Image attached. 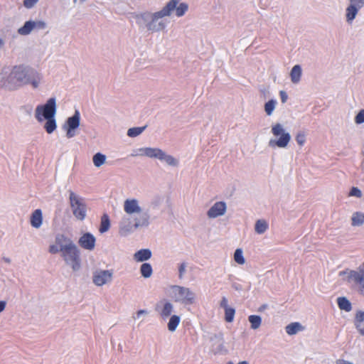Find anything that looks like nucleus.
<instances>
[{
	"instance_id": "obj_1",
	"label": "nucleus",
	"mask_w": 364,
	"mask_h": 364,
	"mask_svg": "<svg viewBox=\"0 0 364 364\" xmlns=\"http://www.w3.org/2000/svg\"><path fill=\"white\" fill-rule=\"evenodd\" d=\"M188 8V4L186 3L178 4V0H171L161 11L151 15V21L147 23L146 27L149 30L153 31L163 29L164 28V24L159 23V28H156L154 23L159 18L170 16L174 10H176V15L177 16H182L187 11Z\"/></svg>"
},
{
	"instance_id": "obj_2",
	"label": "nucleus",
	"mask_w": 364,
	"mask_h": 364,
	"mask_svg": "<svg viewBox=\"0 0 364 364\" xmlns=\"http://www.w3.org/2000/svg\"><path fill=\"white\" fill-rule=\"evenodd\" d=\"M124 212L128 215L139 214L138 218L134 219V227L147 226L149 225V216L146 213H141V208L136 199H127L124 203Z\"/></svg>"
},
{
	"instance_id": "obj_3",
	"label": "nucleus",
	"mask_w": 364,
	"mask_h": 364,
	"mask_svg": "<svg viewBox=\"0 0 364 364\" xmlns=\"http://www.w3.org/2000/svg\"><path fill=\"white\" fill-rule=\"evenodd\" d=\"M348 274L347 282L353 284L358 288V292L364 296V262L357 270H344L339 272L340 276Z\"/></svg>"
},
{
	"instance_id": "obj_4",
	"label": "nucleus",
	"mask_w": 364,
	"mask_h": 364,
	"mask_svg": "<svg viewBox=\"0 0 364 364\" xmlns=\"http://www.w3.org/2000/svg\"><path fill=\"white\" fill-rule=\"evenodd\" d=\"M69 199L74 216L79 220H83L87 213V205L84 199L73 191H70Z\"/></svg>"
},
{
	"instance_id": "obj_5",
	"label": "nucleus",
	"mask_w": 364,
	"mask_h": 364,
	"mask_svg": "<svg viewBox=\"0 0 364 364\" xmlns=\"http://www.w3.org/2000/svg\"><path fill=\"white\" fill-rule=\"evenodd\" d=\"M62 256L68 264L71 265L74 271H77L80 267L79 250L75 244L62 248Z\"/></svg>"
},
{
	"instance_id": "obj_6",
	"label": "nucleus",
	"mask_w": 364,
	"mask_h": 364,
	"mask_svg": "<svg viewBox=\"0 0 364 364\" xmlns=\"http://www.w3.org/2000/svg\"><path fill=\"white\" fill-rule=\"evenodd\" d=\"M56 113V102L54 97L50 98L44 105H38L36 108L35 116L38 122L44 118H53Z\"/></svg>"
},
{
	"instance_id": "obj_7",
	"label": "nucleus",
	"mask_w": 364,
	"mask_h": 364,
	"mask_svg": "<svg viewBox=\"0 0 364 364\" xmlns=\"http://www.w3.org/2000/svg\"><path fill=\"white\" fill-rule=\"evenodd\" d=\"M272 132L275 136H278L279 135H281V136L277 140H271L269 141L270 146H277L280 148H284L288 145L291 139L290 134L284 132V129L280 124L278 123L274 125L272 128Z\"/></svg>"
},
{
	"instance_id": "obj_8",
	"label": "nucleus",
	"mask_w": 364,
	"mask_h": 364,
	"mask_svg": "<svg viewBox=\"0 0 364 364\" xmlns=\"http://www.w3.org/2000/svg\"><path fill=\"white\" fill-rule=\"evenodd\" d=\"M175 301L183 304H192L195 301V294L189 289L183 287H174Z\"/></svg>"
},
{
	"instance_id": "obj_9",
	"label": "nucleus",
	"mask_w": 364,
	"mask_h": 364,
	"mask_svg": "<svg viewBox=\"0 0 364 364\" xmlns=\"http://www.w3.org/2000/svg\"><path fill=\"white\" fill-rule=\"evenodd\" d=\"M113 272L112 270L96 271L93 274V282L97 286H102L112 281Z\"/></svg>"
},
{
	"instance_id": "obj_10",
	"label": "nucleus",
	"mask_w": 364,
	"mask_h": 364,
	"mask_svg": "<svg viewBox=\"0 0 364 364\" xmlns=\"http://www.w3.org/2000/svg\"><path fill=\"white\" fill-rule=\"evenodd\" d=\"M226 210L225 202H216L208 211L207 215L210 218H215L224 215Z\"/></svg>"
},
{
	"instance_id": "obj_11",
	"label": "nucleus",
	"mask_w": 364,
	"mask_h": 364,
	"mask_svg": "<svg viewBox=\"0 0 364 364\" xmlns=\"http://www.w3.org/2000/svg\"><path fill=\"white\" fill-rule=\"evenodd\" d=\"M78 242L83 249L92 250L95 246V237L92 234L87 232L80 237Z\"/></svg>"
},
{
	"instance_id": "obj_12",
	"label": "nucleus",
	"mask_w": 364,
	"mask_h": 364,
	"mask_svg": "<svg viewBox=\"0 0 364 364\" xmlns=\"http://www.w3.org/2000/svg\"><path fill=\"white\" fill-rule=\"evenodd\" d=\"M28 70L23 65L15 66L9 76L11 80H16L18 82H23L27 76Z\"/></svg>"
},
{
	"instance_id": "obj_13",
	"label": "nucleus",
	"mask_w": 364,
	"mask_h": 364,
	"mask_svg": "<svg viewBox=\"0 0 364 364\" xmlns=\"http://www.w3.org/2000/svg\"><path fill=\"white\" fill-rule=\"evenodd\" d=\"M141 154L150 158H157L160 160H163L164 157V152L157 148H144L140 150Z\"/></svg>"
},
{
	"instance_id": "obj_14",
	"label": "nucleus",
	"mask_w": 364,
	"mask_h": 364,
	"mask_svg": "<svg viewBox=\"0 0 364 364\" xmlns=\"http://www.w3.org/2000/svg\"><path fill=\"white\" fill-rule=\"evenodd\" d=\"M156 310L159 311L160 316L163 318H166L171 316L173 311V305L168 301H166L163 304V306L159 309V306L157 305Z\"/></svg>"
},
{
	"instance_id": "obj_15",
	"label": "nucleus",
	"mask_w": 364,
	"mask_h": 364,
	"mask_svg": "<svg viewBox=\"0 0 364 364\" xmlns=\"http://www.w3.org/2000/svg\"><path fill=\"white\" fill-rule=\"evenodd\" d=\"M43 221L42 212L40 209L33 211L31 216V225L36 228L41 227Z\"/></svg>"
},
{
	"instance_id": "obj_16",
	"label": "nucleus",
	"mask_w": 364,
	"mask_h": 364,
	"mask_svg": "<svg viewBox=\"0 0 364 364\" xmlns=\"http://www.w3.org/2000/svg\"><path fill=\"white\" fill-rule=\"evenodd\" d=\"M151 257V252L149 249H141L134 254V259L136 262H143L150 259Z\"/></svg>"
},
{
	"instance_id": "obj_17",
	"label": "nucleus",
	"mask_w": 364,
	"mask_h": 364,
	"mask_svg": "<svg viewBox=\"0 0 364 364\" xmlns=\"http://www.w3.org/2000/svg\"><path fill=\"white\" fill-rule=\"evenodd\" d=\"M355 325L358 331L364 335V312L358 311L355 315Z\"/></svg>"
},
{
	"instance_id": "obj_18",
	"label": "nucleus",
	"mask_w": 364,
	"mask_h": 364,
	"mask_svg": "<svg viewBox=\"0 0 364 364\" xmlns=\"http://www.w3.org/2000/svg\"><path fill=\"white\" fill-rule=\"evenodd\" d=\"M304 327L299 322H293L286 326V332L289 335H294L303 331Z\"/></svg>"
},
{
	"instance_id": "obj_19",
	"label": "nucleus",
	"mask_w": 364,
	"mask_h": 364,
	"mask_svg": "<svg viewBox=\"0 0 364 364\" xmlns=\"http://www.w3.org/2000/svg\"><path fill=\"white\" fill-rule=\"evenodd\" d=\"M301 76V68L299 65H294L290 73V77L291 82L294 83H298L300 81Z\"/></svg>"
},
{
	"instance_id": "obj_20",
	"label": "nucleus",
	"mask_w": 364,
	"mask_h": 364,
	"mask_svg": "<svg viewBox=\"0 0 364 364\" xmlns=\"http://www.w3.org/2000/svg\"><path fill=\"white\" fill-rule=\"evenodd\" d=\"M68 128L75 129L80 125V114L77 111L75 112V114L69 117L66 122Z\"/></svg>"
},
{
	"instance_id": "obj_21",
	"label": "nucleus",
	"mask_w": 364,
	"mask_h": 364,
	"mask_svg": "<svg viewBox=\"0 0 364 364\" xmlns=\"http://www.w3.org/2000/svg\"><path fill=\"white\" fill-rule=\"evenodd\" d=\"M55 242L56 245L60 247V251H62V248L68 246L70 244H73L69 238L62 234H59L56 236Z\"/></svg>"
},
{
	"instance_id": "obj_22",
	"label": "nucleus",
	"mask_w": 364,
	"mask_h": 364,
	"mask_svg": "<svg viewBox=\"0 0 364 364\" xmlns=\"http://www.w3.org/2000/svg\"><path fill=\"white\" fill-rule=\"evenodd\" d=\"M36 25V23L33 21H26L25 23V24L23 25V26L21 27L18 29V32L21 35H23V36L28 35L34 28Z\"/></svg>"
},
{
	"instance_id": "obj_23",
	"label": "nucleus",
	"mask_w": 364,
	"mask_h": 364,
	"mask_svg": "<svg viewBox=\"0 0 364 364\" xmlns=\"http://www.w3.org/2000/svg\"><path fill=\"white\" fill-rule=\"evenodd\" d=\"M110 227V220L107 214H104L101 218V223L100 227V232L101 233H104L107 232Z\"/></svg>"
},
{
	"instance_id": "obj_24",
	"label": "nucleus",
	"mask_w": 364,
	"mask_h": 364,
	"mask_svg": "<svg viewBox=\"0 0 364 364\" xmlns=\"http://www.w3.org/2000/svg\"><path fill=\"white\" fill-rule=\"evenodd\" d=\"M337 303H338V307L341 310H345L346 311H350L352 309L350 302L346 297L338 298Z\"/></svg>"
},
{
	"instance_id": "obj_25",
	"label": "nucleus",
	"mask_w": 364,
	"mask_h": 364,
	"mask_svg": "<svg viewBox=\"0 0 364 364\" xmlns=\"http://www.w3.org/2000/svg\"><path fill=\"white\" fill-rule=\"evenodd\" d=\"M44 119L47 120L44 125V128H45L46 131L48 134L53 133L57 127L55 118L53 117V118H44Z\"/></svg>"
},
{
	"instance_id": "obj_26",
	"label": "nucleus",
	"mask_w": 364,
	"mask_h": 364,
	"mask_svg": "<svg viewBox=\"0 0 364 364\" xmlns=\"http://www.w3.org/2000/svg\"><path fill=\"white\" fill-rule=\"evenodd\" d=\"M364 223V213L355 212L352 216V225L359 226Z\"/></svg>"
},
{
	"instance_id": "obj_27",
	"label": "nucleus",
	"mask_w": 364,
	"mask_h": 364,
	"mask_svg": "<svg viewBox=\"0 0 364 364\" xmlns=\"http://www.w3.org/2000/svg\"><path fill=\"white\" fill-rule=\"evenodd\" d=\"M181 318L178 316L173 315L171 316L168 323V329L170 331H174L180 323Z\"/></svg>"
},
{
	"instance_id": "obj_28",
	"label": "nucleus",
	"mask_w": 364,
	"mask_h": 364,
	"mask_svg": "<svg viewBox=\"0 0 364 364\" xmlns=\"http://www.w3.org/2000/svg\"><path fill=\"white\" fill-rule=\"evenodd\" d=\"M140 272L144 278H149L151 276L153 269L150 264L144 263L140 268Z\"/></svg>"
},
{
	"instance_id": "obj_29",
	"label": "nucleus",
	"mask_w": 364,
	"mask_h": 364,
	"mask_svg": "<svg viewBox=\"0 0 364 364\" xmlns=\"http://www.w3.org/2000/svg\"><path fill=\"white\" fill-rule=\"evenodd\" d=\"M359 9L353 6H348L346 9V18L348 21H352L356 16Z\"/></svg>"
},
{
	"instance_id": "obj_30",
	"label": "nucleus",
	"mask_w": 364,
	"mask_h": 364,
	"mask_svg": "<svg viewBox=\"0 0 364 364\" xmlns=\"http://www.w3.org/2000/svg\"><path fill=\"white\" fill-rule=\"evenodd\" d=\"M268 228V224L265 220H258L255 224V231L258 234L264 233Z\"/></svg>"
},
{
	"instance_id": "obj_31",
	"label": "nucleus",
	"mask_w": 364,
	"mask_h": 364,
	"mask_svg": "<svg viewBox=\"0 0 364 364\" xmlns=\"http://www.w3.org/2000/svg\"><path fill=\"white\" fill-rule=\"evenodd\" d=\"M248 319L251 323L252 328L257 329L260 326L261 323H262V319L259 316L251 315L249 316Z\"/></svg>"
},
{
	"instance_id": "obj_32",
	"label": "nucleus",
	"mask_w": 364,
	"mask_h": 364,
	"mask_svg": "<svg viewBox=\"0 0 364 364\" xmlns=\"http://www.w3.org/2000/svg\"><path fill=\"white\" fill-rule=\"evenodd\" d=\"M106 160V156L101 154V153H97L94 155L92 161L96 167L101 166L103 164H105Z\"/></svg>"
},
{
	"instance_id": "obj_33",
	"label": "nucleus",
	"mask_w": 364,
	"mask_h": 364,
	"mask_svg": "<svg viewBox=\"0 0 364 364\" xmlns=\"http://www.w3.org/2000/svg\"><path fill=\"white\" fill-rule=\"evenodd\" d=\"M145 128L146 127L130 128L128 129L127 135L130 137H136L141 134Z\"/></svg>"
},
{
	"instance_id": "obj_34",
	"label": "nucleus",
	"mask_w": 364,
	"mask_h": 364,
	"mask_svg": "<svg viewBox=\"0 0 364 364\" xmlns=\"http://www.w3.org/2000/svg\"><path fill=\"white\" fill-rule=\"evenodd\" d=\"M234 260L239 264H244L245 259L243 257L242 250L241 249H237L234 253Z\"/></svg>"
},
{
	"instance_id": "obj_35",
	"label": "nucleus",
	"mask_w": 364,
	"mask_h": 364,
	"mask_svg": "<svg viewBox=\"0 0 364 364\" xmlns=\"http://www.w3.org/2000/svg\"><path fill=\"white\" fill-rule=\"evenodd\" d=\"M225 310V320L228 322V323H230L233 321L234 319V316H235V311L233 308H226V309H224Z\"/></svg>"
},
{
	"instance_id": "obj_36",
	"label": "nucleus",
	"mask_w": 364,
	"mask_h": 364,
	"mask_svg": "<svg viewBox=\"0 0 364 364\" xmlns=\"http://www.w3.org/2000/svg\"><path fill=\"white\" fill-rule=\"evenodd\" d=\"M276 102L273 100L265 103L264 110L267 115H271L275 108Z\"/></svg>"
},
{
	"instance_id": "obj_37",
	"label": "nucleus",
	"mask_w": 364,
	"mask_h": 364,
	"mask_svg": "<svg viewBox=\"0 0 364 364\" xmlns=\"http://www.w3.org/2000/svg\"><path fill=\"white\" fill-rule=\"evenodd\" d=\"M348 196H355V197H357V198H361L362 197V192L357 187H353L350 189V192L348 193Z\"/></svg>"
},
{
	"instance_id": "obj_38",
	"label": "nucleus",
	"mask_w": 364,
	"mask_h": 364,
	"mask_svg": "<svg viewBox=\"0 0 364 364\" xmlns=\"http://www.w3.org/2000/svg\"><path fill=\"white\" fill-rule=\"evenodd\" d=\"M350 6L358 8L360 10L364 6V0H350Z\"/></svg>"
},
{
	"instance_id": "obj_39",
	"label": "nucleus",
	"mask_w": 364,
	"mask_h": 364,
	"mask_svg": "<svg viewBox=\"0 0 364 364\" xmlns=\"http://www.w3.org/2000/svg\"><path fill=\"white\" fill-rule=\"evenodd\" d=\"M163 159L165 160L166 162L171 166H176L177 165L176 160L171 156L166 155L164 154V157Z\"/></svg>"
},
{
	"instance_id": "obj_40",
	"label": "nucleus",
	"mask_w": 364,
	"mask_h": 364,
	"mask_svg": "<svg viewBox=\"0 0 364 364\" xmlns=\"http://www.w3.org/2000/svg\"><path fill=\"white\" fill-rule=\"evenodd\" d=\"M356 124H361L364 122V109H361L355 117Z\"/></svg>"
},
{
	"instance_id": "obj_41",
	"label": "nucleus",
	"mask_w": 364,
	"mask_h": 364,
	"mask_svg": "<svg viewBox=\"0 0 364 364\" xmlns=\"http://www.w3.org/2000/svg\"><path fill=\"white\" fill-rule=\"evenodd\" d=\"M39 0H23V6L26 9L33 8Z\"/></svg>"
},
{
	"instance_id": "obj_42",
	"label": "nucleus",
	"mask_w": 364,
	"mask_h": 364,
	"mask_svg": "<svg viewBox=\"0 0 364 364\" xmlns=\"http://www.w3.org/2000/svg\"><path fill=\"white\" fill-rule=\"evenodd\" d=\"M296 140L297 143L300 146H302L304 144V142H305V135H304V134H303V133L297 134V135L296 136Z\"/></svg>"
},
{
	"instance_id": "obj_43",
	"label": "nucleus",
	"mask_w": 364,
	"mask_h": 364,
	"mask_svg": "<svg viewBox=\"0 0 364 364\" xmlns=\"http://www.w3.org/2000/svg\"><path fill=\"white\" fill-rule=\"evenodd\" d=\"M186 263L183 262L180 264L179 268H178L180 278L183 277V276L186 272Z\"/></svg>"
},
{
	"instance_id": "obj_44",
	"label": "nucleus",
	"mask_w": 364,
	"mask_h": 364,
	"mask_svg": "<svg viewBox=\"0 0 364 364\" xmlns=\"http://www.w3.org/2000/svg\"><path fill=\"white\" fill-rule=\"evenodd\" d=\"M59 249L58 247V245H51L50 247H49V252L51 253V254H56L59 252Z\"/></svg>"
},
{
	"instance_id": "obj_45",
	"label": "nucleus",
	"mask_w": 364,
	"mask_h": 364,
	"mask_svg": "<svg viewBox=\"0 0 364 364\" xmlns=\"http://www.w3.org/2000/svg\"><path fill=\"white\" fill-rule=\"evenodd\" d=\"M220 306L224 309H226V308H230L228 305V299L225 297H223L220 301Z\"/></svg>"
},
{
	"instance_id": "obj_46",
	"label": "nucleus",
	"mask_w": 364,
	"mask_h": 364,
	"mask_svg": "<svg viewBox=\"0 0 364 364\" xmlns=\"http://www.w3.org/2000/svg\"><path fill=\"white\" fill-rule=\"evenodd\" d=\"M75 129H70V128H68L67 129V133H66V136L68 138H71V137H73L75 136V132H74Z\"/></svg>"
},
{
	"instance_id": "obj_47",
	"label": "nucleus",
	"mask_w": 364,
	"mask_h": 364,
	"mask_svg": "<svg viewBox=\"0 0 364 364\" xmlns=\"http://www.w3.org/2000/svg\"><path fill=\"white\" fill-rule=\"evenodd\" d=\"M281 100L282 102H285L287 100V95L284 91L280 92Z\"/></svg>"
},
{
	"instance_id": "obj_48",
	"label": "nucleus",
	"mask_w": 364,
	"mask_h": 364,
	"mask_svg": "<svg viewBox=\"0 0 364 364\" xmlns=\"http://www.w3.org/2000/svg\"><path fill=\"white\" fill-rule=\"evenodd\" d=\"M6 304V301H0V313L4 310Z\"/></svg>"
},
{
	"instance_id": "obj_49",
	"label": "nucleus",
	"mask_w": 364,
	"mask_h": 364,
	"mask_svg": "<svg viewBox=\"0 0 364 364\" xmlns=\"http://www.w3.org/2000/svg\"><path fill=\"white\" fill-rule=\"evenodd\" d=\"M147 311L146 310H139L137 312H136V316H137V318H139V316L142 314H146Z\"/></svg>"
},
{
	"instance_id": "obj_50",
	"label": "nucleus",
	"mask_w": 364,
	"mask_h": 364,
	"mask_svg": "<svg viewBox=\"0 0 364 364\" xmlns=\"http://www.w3.org/2000/svg\"><path fill=\"white\" fill-rule=\"evenodd\" d=\"M148 16H149L148 14L144 13V14H141L140 16H138L137 18H141L142 19H146Z\"/></svg>"
},
{
	"instance_id": "obj_51",
	"label": "nucleus",
	"mask_w": 364,
	"mask_h": 364,
	"mask_svg": "<svg viewBox=\"0 0 364 364\" xmlns=\"http://www.w3.org/2000/svg\"><path fill=\"white\" fill-rule=\"evenodd\" d=\"M31 83H32V85H33V87H35V88H36V87H38V82L33 81Z\"/></svg>"
},
{
	"instance_id": "obj_52",
	"label": "nucleus",
	"mask_w": 364,
	"mask_h": 364,
	"mask_svg": "<svg viewBox=\"0 0 364 364\" xmlns=\"http://www.w3.org/2000/svg\"><path fill=\"white\" fill-rule=\"evenodd\" d=\"M6 87H7L8 90H14L16 88V87H12L11 85H6Z\"/></svg>"
},
{
	"instance_id": "obj_53",
	"label": "nucleus",
	"mask_w": 364,
	"mask_h": 364,
	"mask_svg": "<svg viewBox=\"0 0 364 364\" xmlns=\"http://www.w3.org/2000/svg\"><path fill=\"white\" fill-rule=\"evenodd\" d=\"M4 46V41L0 38V48H1Z\"/></svg>"
},
{
	"instance_id": "obj_54",
	"label": "nucleus",
	"mask_w": 364,
	"mask_h": 364,
	"mask_svg": "<svg viewBox=\"0 0 364 364\" xmlns=\"http://www.w3.org/2000/svg\"><path fill=\"white\" fill-rule=\"evenodd\" d=\"M39 25L41 26V28H44V26H45V23L43 22H39Z\"/></svg>"
},
{
	"instance_id": "obj_55",
	"label": "nucleus",
	"mask_w": 364,
	"mask_h": 364,
	"mask_svg": "<svg viewBox=\"0 0 364 364\" xmlns=\"http://www.w3.org/2000/svg\"><path fill=\"white\" fill-rule=\"evenodd\" d=\"M238 364H249L247 361H241Z\"/></svg>"
},
{
	"instance_id": "obj_56",
	"label": "nucleus",
	"mask_w": 364,
	"mask_h": 364,
	"mask_svg": "<svg viewBox=\"0 0 364 364\" xmlns=\"http://www.w3.org/2000/svg\"><path fill=\"white\" fill-rule=\"evenodd\" d=\"M228 364H232L231 362H230Z\"/></svg>"
}]
</instances>
